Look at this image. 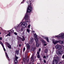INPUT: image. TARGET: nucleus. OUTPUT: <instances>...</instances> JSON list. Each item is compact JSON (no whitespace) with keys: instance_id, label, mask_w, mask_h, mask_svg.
Listing matches in <instances>:
<instances>
[{"instance_id":"f257e3e1","label":"nucleus","mask_w":64,"mask_h":64,"mask_svg":"<svg viewBox=\"0 0 64 64\" xmlns=\"http://www.w3.org/2000/svg\"><path fill=\"white\" fill-rule=\"evenodd\" d=\"M25 22H26L27 24V23L30 22L29 16H28V15H26L25 17Z\"/></svg>"},{"instance_id":"f03ea898","label":"nucleus","mask_w":64,"mask_h":64,"mask_svg":"<svg viewBox=\"0 0 64 64\" xmlns=\"http://www.w3.org/2000/svg\"><path fill=\"white\" fill-rule=\"evenodd\" d=\"M20 26H22V28H25L27 27V24L26 22H24L22 23L21 22L19 25Z\"/></svg>"},{"instance_id":"7ed1b4c3","label":"nucleus","mask_w":64,"mask_h":64,"mask_svg":"<svg viewBox=\"0 0 64 64\" xmlns=\"http://www.w3.org/2000/svg\"><path fill=\"white\" fill-rule=\"evenodd\" d=\"M56 37L58 38H64V34L63 33H62L58 36H56Z\"/></svg>"},{"instance_id":"20e7f679","label":"nucleus","mask_w":64,"mask_h":64,"mask_svg":"<svg viewBox=\"0 0 64 64\" xmlns=\"http://www.w3.org/2000/svg\"><path fill=\"white\" fill-rule=\"evenodd\" d=\"M32 8L31 6H29L28 7V8L27 9V12L28 13H30V12L32 11Z\"/></svg>"},{"instance_id":"39448f33","label":"nucleus","mask_w":64,"mask_h":64,"mask_svg":"<svg viewBox=\"0 0 64 64\" xmlns=\"http://www.w3.org/2000/svg\"><path fill=\"white\" fill-rule=\"evenodd\" d=\"M56 49H58V50H60V49H61L62 47L60 45H56Z\"/></svg>"},{"instance_id":"423d86ee","label":"nucleus","mask_w":64,"mask_h":64,"mask_svg":"<svg viewBox=\"0 0 64 64\" xmlns=\"http://www.w3.org/2000/svg\"><path fill=\"white\" fill-rule=\"evenodd\" d=\"M15 60H14V63H17L18 62V60H17V59L18 58V57H17V56L16 55L15 56Z\"/></svg>"},{"instance_id":"0eeeda50","label":"nucleus","mask_w":64,"mask_h":64,"mask_svg":"<svg viewBox=\"0 0 64 64\" xmlns=\"http://www.w3.org/2000/svg\"><path fill=\"white\" fill-rule=\"evenodd\" d=\"M43 39H46V40L48 42H49V39H48V38L46 37V36H43Z\"/></svg>"},{"instance_id":"6e6552de","label":"nucleus","mask_w":64,"mask_h":64,"mask_svg":"<svg viewBox=\"0 0 64 64\" xmlns=\"http://www.w3.org/2000/svg\"><path fill=\"white\" fill-rule=\"evenodd\" d=\"M53 64H58V61L56 60H54Z\"/></svg>"},{"instance_id":"1a4fd4ad","label":"nucleus","mask_w":64,"mask_h":64,"mask_svg":"<svg viewBox=\"0 0 64 64\" xmlns=\"http://www.w3.org/2000/svg\"><path fill=\"white\" fill-rule=\"evenodd\" d=\"M48 51V50L47 48H46L44 50L45 53H47Z\"/></svg>"},{"instance_id":"9d476101","label":"nucleus","mask_w":64,"mask_h":64,"mask_svg":"<svg viewBox=\"0 0 64 64\" xmlns=\"http://www.w3.org/2000/svg\"><path fill=\"white\" fill-rule=\"evenodd\" d=\"M53 42L54 44H55L58 43V42H57V41H56L55 40H54L53 41Z\"/></svg>"},{"instance_id":"9b49d317","label":"nucleus","mask_w":64,"mask_h":64,"mask_svg":"<svg viewBox=\"0 0 64 64\" xmlns=\"http://www.w3.org/2000/svg\"><path fill=\"white\" fill-rule=\"evenodd\" d=\"M35 41H36V43H38V38H37L36 39H35Z\"/></svg>"},{"instance_id":"f8f14e48","label":"nucleus","mask_w":64,"mask_h":64,"mask_svg":"<svg viewBox=\"0 0 64 64\" xmlns=\"http://www.w3.org/2000/svg\"><path fill=\"white\" fill-rule=\"evenodd\" d=\"M33 41H34L33 39L32 38V39H30V43H32L33 42Z\"/></svg>"},{"instance_id":"ddd939ff","label":"nucleus","mask_w":64,"mask_h":64,"mask_svg":"<svg viewBox=\"0 0 64 64\" xmlns=\"http://www.w3.org/2000/svg\"><path fill=\"white\" fill-rule=\"evenodd\" d=\"M60 44H64V42L62 40H61V41H60Z\"/></svg>"},{"instance_id":"4468645a","label":"nucleus","mask_w":64,"mask_h":64,"mask_svg":"<svg viewBox=\"0 0 64 64\" xmlns=\"http://www.w3.org/2000/svg\"><path fill=\"white\" fill-rule=\"evenodd\" d=\"M36 46L37 47H39V45L38 44V42L36 43Z\"/></svg>"},{"instance_id":"2eb2a0df","label":"nucleus","mask_w":64,"mask_h":64,"mask_svg":"<svg viewBox=\"0 0 64 64\" xmlns=\"http://www.w3.org/2000/svg\"><path fill=\"white\" fill-rule=\"evenodd\" d=\"M17 38L18 39V40H19V39H22V38H21V37L19 36H17Z\"/></svg>"},{"instance_id":"dca6fc26","label":"nucleus","mask_w":64,"mask_h":64,"mask_svg":"<svg viewBox=\"0 0 64 64\" xmlns=\"http://www.w3.org/2000/svg\"><path fill=\"white\" fill-rule=\"evenodd\" d=\"M34 37L36 38L37 37V35H36V33H35L34 34Z\"/></svg>"},{"instance_id":"f3484780","label":"nucleus","mask_w":64,"mask_h":64,"mask_svg":"<svg viewBox=\"0 0 64 64\" xmlns=\"http://www.w3.org/2000/svg\"><path fill=\"white\" fill-rule=\"evenodd\" d=\"M8 47L9 49H11V45L8 46Z\"/></svg>"},{"instance_id":"a211bd4d","label":"nucleus","mask_w":64,"mask_h":64,"mask_svg":"<svg viewBox=\"0 0 64 64\" xmlns=\"http://www.w3.org/2000/svg\"><path fill=\"white\" fill-rule=\"evenodd\" d=\"M6 58H8L9 57H8V54H7V53H6Z\"/></svg>"},{"instance_id":"6ab92c4d","label":"nucleus","mask_w":64,"mask_h":64,"mask_svg":"<svg viewBox=\"0 0 64 64\" xmlns=\"http://www.w3.org/2000/svg\"><path fill=\"white\" fill-rule=\"evenodd\" d=\"M33 56H32V57L31 58L30 60L31 61H32L33 60Z\"/></svg>"},{"instance_id":"aec40b11","label":"nucleus","mask_w":64,"mask_h":64,"mask_svg":"<svg viewBox=\"0 0 64 64\" xmlns=\"http://www.w3.org/2000/svg\"><path fill=\"white\" fill-rule=\"evenodd\" d=\"M29 50L27 49L26 51L25 52L26 54H27V53H28V52H29Z\"/></svg>"},{"instance_id":"412c9836","label":"nucleus","mask_w":64,"mask_h":64,"mask_svg":"<svg viewBox=\"0 0 64 64\" xmlns=\"http://www.w3.org/2000/svg\"><path fill=\"white\" fill-rule=\"evenodd\" d=\"M30 46H26L27 49L29 50V48H30Z\"/></svg>"},{"instance_id":"4be33fe9","label":"nucleus","mask_w":64,"mask_h":64,"mask_svg":"<svg viewBox=\"0 0 64 64\" xmlns=\"http://www.w3.org/2000/svg\"><path fill=\"white\" fill-rule=\"evenodd\" d=\"M6 45H7V46H9V45H10V44H9L8 43V42H6Z\"/></svg>"},{"instance_id":"5701e85b","label":"nucleus","mask_w":64,"mask_h":64,"mask_svg":"<svg viewBox=\"0 0 64 64\" xmlns=\"http://www.w3.org/2000/svg\"><path fill=\"white\" fill-rule=\"evenodd\" d=\"M37 57L38 58H40V55L37 54Z\"/></svg>"},{"instance_id":"b1692460","label":"nucleus","mask_w":64,"mask_h":64,"mask_svg":"<svg viewBox=\"0 0 64 64\" xmlns=\"http://www.w3.org/2000/svg\"><path fill=\"white\" fill-rule=\"evenodd\" d=\"M0 44L2 45V47H4V45H3V43H2V42H0Z\"/></svg>"},{"instance_id":"393cba45","label":"nucleus","mask_w":64,"mask_h":64,"mask_svg":"<svg viewBox=\"0 0 64 64\" xmlns=\"http://www.w3.org/2000/svg\"><path fill=\"white\" fill-rule=\"evenodd\" d=\"M57 54H58V55H59L60 54H61V53L60 52L58 51V52L57 53Z\"/></svg>"},{"instance_id":"a878e982","label":"nucleus","mask_w":64,"mask_h":64,"mask_svg":"<svg viewBox=\"0 0 64 64\" xmlns=\"http://www.w3.org/2000/svg\"><path fill=\"white\" fill-rule=\"evenodd\" d=\"M16 54H17V55H18L19 54V52H18V51H16Z\"/></svg>"},{"instance_id":"bb28decb","label":"nucleus","mask_w":64,"mask_h":64,"mask_svg":"<svg viewBox=\"0 0 64 64\" xmlns=\"http://www.w3.org/2000/svg\"><path fill=\"white\" fill-rule=\"evenodd\" d=\"M27 31L28 33H29L30 32V30H29L28 29H27Z\"/></svg>"},{"instance_id":"cd10ccee","label":"nucleus","mask_w":64,"mask_h":64,"mask_svg":"<svg viewBox=\"0 0 64 64\" xmlns=\"http://www.w3.org/2000/svg\"><path fill=\"white\" fill-rule=\"evenodd\" d=\"M22 60L24 62H25L26 61V60H25V58H24Z\"/></svg>"},{"instance_id":"c85d7f7f","label":"nucleus","mask_w":64,"mask_h":64,"mask_svg":"<svg viewBox=\"0 0 64 64\" xmlns=\"http://www.w3.org/2000/svg\"><path fill=\"white\" fill-rule=\"evenodd\" d=\"M40 54V52L38 51L37 52V55H39V54Z\"/></svg>"},{"instance_id":"c756f323","label":"nucleus","mask_w":64,"mask_h":64,"mask_svg":"<svg viewBox=\"0 0 64 64\" xmlns=\"http://www.w3.org/2000/svg\"><path fill=\"white\" fill-rule=\"evenodd\" d=\"M41 41L43 43H45V42L43 40H42Z\"/></svg>"},{"instance_id":"7c9ffc66","label":"nucleus","mask_w":64,"mask_h":64,"mask_svg":"<svg viewBox=\"0 0 64 64\" xmlns=\"http://www.w3.org/2000/svg\"><path fill=\"white\" fill-rule=\"evenodd\" d=\"M2 47H3V48L4 49V51H6V50H5V48H4V47L2 46Z\"/></svg>"},{"instance_id":"2f4dec72","label":"nucleus","mask_w":64,"mask_h":64,"mask_svg":"<svg viewBox=\"0 0 64 64\" xmlns=\"http://www.w3.org/2000/svg\"><path fill=\"white\" fill-rule=\"evenodd\" d=\"M14 34L15 35H17V33L16 32H14Z\"/></svg>"},{"instance_id":"473e14b6","label":"nucleus","mask_w":64,"mask_h":64,"mask_svg":"<svg viewBox=\"0 0 64 64\" xmlns=\"http://www.w3.org/2000/svg\"><path fill=\"white\" fill-rule=\"evenodd\" d=\"M30 45H29L28 44H26V47H28V46H30Z\"/></svg>"},{"instance_id":"72a5a7b5","label":"nucleus","mask_w":64,"mask_h":64,"mask_svg":"<svg viewBox=\"0 0 64 64\" xmlns=\"http://www.w3.org/2000/svg\"><path fill=\"white\" fill-rule=\"evenodd\" d=\"M21 39L22 40V41H24L25 40V38H23L22 39V38Z\"/></svg>"},{"instance_id":"f704fd0d","label":"nucleus","mask_w":64,"mask_h":64,"mask_svg":"<svg viewBox=\"0 0 64 64\" xmlns=\"http://www.w3.org/2000/svg\"><path fill=\"white\" fill-rule=\"evenodd\" d=\"M25 48H23V52H24V51H25Z\"/></svg>"},{"instance_id":"c9c22d12","label":"nucleus","mask_w":64,"mask_h":64,"mask_svg":"<svg viewBox=\"0 0 64 64\" xmlns=\"http://www.w3.org/2000/svg\"><path fill=\"white\" fill-rule=\"evenodd\" d=\"M10 32H9V34H8V36H10Z\"/></svg>"},{"instance_id":"e433bc0d","label":"nucleus","mask_w":64,"mask_h":64,"mask_svg":"<svg viewBox=\"0 0 64 64\" xmlns=\"http://www.w3.org/2000/svg\"><path fill=\"white\" fill-rule=\"evenodd\" d=\"M28 26V28H30V25L29 24Z\"/></svg>"},{"instance_id":"4c0bfd02","label":"nucleus","mask_w":64,"mask_h":64,"mask_svg":"<svg viewBox=\"0 0 64 64\" xmlns=\"http://www.w3.org/2000/svg\"><path fill=\"white\" fill-rule=\"evenodd\" d=\"M43 57L45 59V58H46V56H44Z\"/></svg>"},{"instance_id":"58836bf2","label":"nucleus","mask_w":64,"mask_h":64,"mask_svg":"<svg viewBox=\"0 0 64 64\" xmlns=\"http://www.w3.org/2000/svg\"><path fill=\"white\" fill-rule=\"evenodd\" d=\"M44 46H46V45H47V44H44Z\"/></svg>"},{"instance_id":"ea45409f","label":"nucleus","mask_w":64,"mask_h":64,"mask_svg":"<svg viewBox=\"0 0 64 64\" xmlns=\"http://www.w3.org/2000/svg\"><path fill=\"white\" fill-rule=\"evenodd\" d=\"M39 52H40L41 51V48H39L38 50Z\"/></svg>"},{"instance_id":"a19ab883","label":"nucleus","mask_w":64,"mask_h":64,"mask_svg":"<svg viewBox=\"0 0 64 64\" xmlns=\"http://www.w3.org/2000/svg\"><path fill=\"white\" fill-rule=\"evenodd\" d=\"M2 37H0V40H2Z\"/></svg>"},{"instance_id":"79ce46f5","label":"nucleus","mask_w":64,"mask_h":64,"mask_svg":"<svg viewBox=\"0 0 64 64\" xmlns=\"http://www.w3.org/2000/svg\"><path fill=\"white\" fill-rule=\"evenodd\" d=\"M62 58H63L64 59V54Z\"/></svg>"},{"instance_id":"37998d69","label":"nucleus","mask_w":64,"mask_h":64,"mask_svg":"<svg viewBox=\"0 0 64 64\" xmlns=\"http://www.w3.org/2000/svg\"><path fill=\"white\" fill-rule=\"evenodd\" d=\"M44 63H46V60H44Z\"/></svg>"},{"instance_id":"c03bdc74","label":"nucleus","mask_w":64,"mask_h":64,"mask_svg":"<svg viewBox=\"0 0 64 64\" xmlns=\"http://www.w3.org/2000/svg\"><path fill=\"white\" fill-rule=\"evenodd\" d=\"M19 46L20 47H21V45L19 44Z\"/></svg>"},{"instance_id":"a18cd8bd","label":"nucleus","mask_w":64,"mask_h":64,"mask_svg":"<svg viewBox=\"0 0 64 64\" xmlns=\"http://www.w3.org/2000/svg\"><path fill=\"white\" fill-rule=\"evenodd\" d=\"M32 32L33 33H35V31H32Z\"/></svg>"},{"instance_id":"49530a36","label":"nucleus","mask_w":64,"mask_h":64,"mask_svg":"<svg viewBox=\"0 0 64 64\" xmlns=\"http://www.w3.org/2000/svg\"><path fill=\"white\" fill-rule=\"evenodd\" d=\"M26 61H27V57H26Z\"/></svg>"},{"instance_id":"de8ad7c7","label":"nucleus","mask_w":64,"mask_h":64,"mask_svg":"<svg viewBox=\"0 0 64 64\" xmlns=\"http://www.w3.org/2000/svg\"><path fill=\"white\" fill-rule=\"evenodd\" d=\"M37 63V64H40V63Z\"/></svg>"},{"instance_id":"09e8293b","label":"nucleus","mask_w":64,"mask_h":64,"mask_svg":"<svg viewBox=\"0 0 64 64\" xmlns=\"http://www.w3.org/2000/svg\"><path fill=\"white\" fill-rule=\"evenodd\" d=\"M8 36V34H7L6 36V37H7V36Z\"/></svg>"},{"instance_id":"8fccbe9b","label":"nucleus","mask_w":64,"mask_h":64,"mask_svg":"<svg viewBox=\"0 0 64 64\" xmlns=\"http://www.w3.org/2000/svg\"><path fill=\"white\" fill-rule=\"evenodd\" d=\"M1 32H0V34H1Z\"/></svg>"},{"instance_id":"3c124183","label":"nucleus","mask_w":64,"mask_h":64,"mask_svg":"<svg viewBox=\"0 0 64 64\" xmlns=\"http://www.w3.org/2000/svg\"><path fill=\"white\" fill-rule=\"evenodd\" d=\"M12 31H13V32H14V30H13Z\"/></svg>"},{"instance_id":"603ef678","label":"nucleus","mask_w":64,"mask_h":64,"mask_svg":"<svg viewBox=\"0 0 64 64\" xmlns=\"http://www.w3.org/2000/svg\"><path fill=\"white\" fill-rule=\"evenodd\" d=\"M47 56V57H48V56Z\"/></svg>"}]
</instances>
